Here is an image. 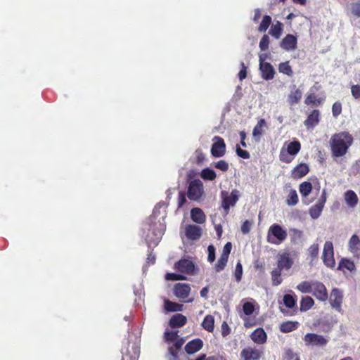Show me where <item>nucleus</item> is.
<instances>
[{
	"label": "nucleus",
	"instance_id": "nucleus-1",
	"mask_svg": "<svg viewBox=\"0 0 360 360\" xmlns=\"http://www.w3.org/2000/svg\"><path fill=\"white\" fill-rule=\"evenodd\" d=\"M353 143V137L348 132L343 131L333 135L330 140L331 152L334 157L345 155Z\"/></svg>",
	"mask_w": 360,
	"mask_h": 360
},
{
	"label": "nucleus",
	"instance_id": "nucleus-2",
	"mask_svg": "<svg viewBox=\"0 0 360 360\" xmlns=\"http://www.w3.org/2000/svg\"><path fill=\"white\" fill-rule=\"evenodd\" d=\"M141 331L139 327L128 333L127 352L122 360H139Z\"/></svg>",
	"mask_w": 360,
	"mask_h": 360
},
{
	"label": "nucleus",
	"instance_id": "nucleus-3",
	"mask_svg": "<svg viewBox=\"0 0 360 360\" xmlns=\"http://www.w3.org/2000/svg\"><path fill=\"white\" fill-rule=\"evenodd\" d=\"M300 150L301 144L298 141H286L280 150L279 160L284 163H290Z\"/></svg>",
	"mask_w": 360,
	"mask_h": 360
},
{
	"label": "nucleus",
	"instance_id": "nucleus-4",
	"mask_svg": "<svg viewBox=\"0 0 360 360\" xmlns=\"http://www.w3.org/2000/svg\"><path fill=\"white\" fill-rule=\"evenodd\" d=\"M287 231L278 224H273L267 231L266 240L274 245H280L286 240Z\"/></svg>",
	"mask_w": 360,
	"mask_h": 360
},
{
	"label": "nucleus",
	"instance_id": "nucleus-5",
	"mask_svg": "<svg viewBox=\"0 0 360 360\" xmlns=\"http://www.w3.org/2000/svg\"><path fill=\"white\" fill-rule=\"evenodd\" d=\"M240 197V192L237 189H233L230 193L227 191H222L221 192V207L227 214L230 207H233Z\"/></svg>",
	"mask_w": 360,
	"mask_h": 360
},
{
	"label": "nucleus",
	"instance_id": "nucleus-6",
	"mask_svg": "<svg viewBox=\"0 0 360 360\" xmlns=\"http://www.w3.org/2000/svg\"><path fill=\"white\" fill-rule=\"evenodd\" d=\"M322 259L323 264L328 268H333L335 266V261L334 258V249L333 245L331 241H326L324 243Z\"/></svg>",
	"mask_w": 360,
	"mask_h": 360
},
{
	"label": "nucleus",
	"instance_id": "nucleus-7",
	"mask_svg": "<svg viewBox=\"0 0 360 360\" xmlns=\"http://www.w3.org/2000/svg\"><path fill=\"white\" fill-rule=\"evenodd\" d=\"M203 184L199 179L192 181L188 186V197L191 200H198L203 194Z\"/></svg>",
	"mask_w": 360,
	"mask_h": 360
},
{
	"label": "nucleus",
	"instance_id": "nucleus-8",
	"mask_svg": "<svg viewBox=\"0 0 360 360\" xmlns=\"http://www.w3.org/2000/svg\"><path fill=\"white\" fill-rule=\"evenodd\" d=\"M303 340L307 346L323 347L328 343V339L316 333H307L303 338Z\"/></svg>",
	"mask_w": 360,
	"mask_h": 360
},
{
	"label": "nucleus",
	"instance_id": "nucleus-9",
	"mask_svg": "<svg viewBox=\"0 0 360 360\" xmlns=\"http://www.w3.org/2000/svg\"><path fill=\"white\" fill-rule=\"evenodd\" d=\"M174 269L183 274L195 275L196 268L193 262L189 259H183L174 264Z\"/></svg>",
	"mask_w": 360,
	"mask_h": 360
},
{
	"label": "nucleus",
	"instance_id": "nucleus-10",
	"mask_svg": "<svg viewBox=\"0 0 360 360\" xmlns=\"http://www.w3.org/2000/svg\"><path fill=\"white\" fill-rule=\"evenodd\" d=\"M191 290L190 285L187 283H178L173 288L174 295L181 300L188 298Z\"/></svg>",
	"mask_w": 360,
	"mask_h": 360
},
{
	"label": "nucleus",
	"instance_id": "nucleus-11",
	"mask_svg": "<svg viewBox=\"0 0 360 360\" xmlns=\"http://www.w3.org/2000/svg\"><path fill=\"white\" fill-rule=\"evenodd\" d=\"M326 201V193L323 190L321 198L309 210V215L313 219H316L321 215Z\"/></svg>",
	"mask_w": 360,
	"mask_h": 360
},
{
	"label": "nucleus",
	"instance_id": "nucleus-12",
	"mask_svg": "<svg viewBox=\"0 0 360 360\" xmlns=\"http://www.w3.org/2000/svg\"><path fill=\"white\" fill-rule=\"evenodd\" d=\"M214 143L212 146L211 153L214 157H222L225 154L226 145L222 138L214 136Z\"/></svg>",
	"mask_w": 360,
	"mask_h": 360
},
{
	"label": "nucleus",
	"instance_id": "nucleus-13",
	"mask_svg": "<svg viewBox=\"0 0 360 360\" xmlns=\"http://www.w3.org/2000/svg\"><path fill=\"white\" fill-rule=\"evenodd\" d=\"M311 293L321 301H326L328 299L326 288L319 281H313V291Z\"/></svg>",
	"mask_w": 360,
	"mask_h": 360
},
{
	"label": "nucleus",
	"instance_id": "nucleus-14",
	"mask_svg": "<svg viewBox=\"0 0 360 360\" xmlns=\"http://www.w3.org/2000/svg\"><path fill=\"white\" fill-rule=\"evenodd\" d=\"M297 39L295 36L288 34L281 42V47L286 51H294L297 48Z\"/></svg>",
	"mask_w": 360,
	"mask_h": 360
},
{
	"label": "nucleus",
	"instance_id": "nucleus-15",
	"mask_svg": "<svg viewBox=\"0 0 360 360\" xmlns=\"http://www.w3.org/2000/svg\"><path fill=\"white\" fill-rule=\"evenodd\" d=\"M342 302V292L337 289L334 288L330 293V303L331 306L338 311L341 310V304Z\"/></svg>",
	"mask_w": 360,
	"mask_h": 360
},
{
	"label": "nucleus",
	"instance_id": "nucleus-16",
	"mask_svg": "<svg viewBox=\"0 0 360 360\" xmlns=\"http://www.w3.org/2000/svg\"><path fill=\"white\" fill-rule=\"evenodd\" d=\"M293 264V260L290 255L287 252H283L278 255L277 266L280 269L289 270Z\"/></svg>",
	"mask_w": 360,
	"mask_h": 360
},
{
	"label": "nucleus",
	"instance_id": "nucleus-17",
	"mask_svg": "<svg viewBox=\"0 0 360 360\" xmlns=\"http://www.w3.org/2000/svg\"><path fill=\"white\" fill-rule=\"evenodd\" d=\"M240 355L243 360H258L262 352L256 348L248 347L242 350Z\"/></svg>",
	"mask_w": 360,
	"mask_h": 360
},
{
	"label": "nucleus",
	"instance_id": "nucleus-18",
	"mask_svg": "<svg viewBox=\"0 0 360 360\" xmlns=\"http://www.w3.org/2000/svg\"><path fill=\"white\" fill-rule=\"evenodd\" d=\"M349 250L354 257L360 258V239L355 234L349 240Z\"/></svg>",
	"mask_w": 360,
	"mask_h": 360
},
{
	"label": "nucleus",
	"instance_id": "nucleus-19",
	"mask_svg": "<svg viewBox=\"0 0 360 360\" xmlns=\"http://www.w3.org/2000/svg\"><path fill=\"white\" fill-rule=\"evenodd\" d=\"M259 70L262 73V77L265 80L272 79L274 77L275 70L269 63L259 64Z\"/></svg>",
	"mask_w": 360,
	"mask_h": 360
},
{
	"label": "nucleus",
	"instance_id": "nucleus-20",
	"mask_svg": "<svg viewBox=\"0 0 360 360\" xmlns=\"http://www.w3.org/2000/svg\"><path fill=\"white\" fill-rule=\"evenodd\" d=\"M203 346V342L199 338L194 339L188 342L185 346V351L192 354L198 352Z\"/></svg>",
	"mask_w": 360,
	"mask_h": 360
},
{
	"label": "nucleus",
	"instance_id": "nucleus-21",
	"mask_svg": "<svg viewBox=\"0 0 360 360\" xmlns=\"http://www.w3.org/2000/svg\"><path fill=\"white\" fill-rule=\"evenodd\" d=\"M266 127V121L264 119H261L254 127L252 131V137L256 143L260 142L261 136L264 133V128Z\"/></svg>",
	"mask_w": 360,
	"mask_h": 360
},
{
	"label": "nucleus",
	"instance_id": "nucleus-22",
	"mask_svg": "<svg viewBox=\"0 0 360 360\" xmlns=\"http://www.w3.org/2000/svg\"><path fill=\"white\" fill-rule=\"evenodd\" d=\"M183 304L174 302L166 298H164L163 311L165 313L181 311L183 310Z\"/></svg>",
	"mask_w": 360,
	"mask_h": 360
},
{
	"label": "nucleus",
	"instance_id": "nucleus-23",
	"mask_svg": "<svg viewBox=\"0 0 360 360\" xmlns=\"http://www.w3.org/2000/svg\"><path fill=\"white\" fill-rule=\"evenodd\" d=\"M186 236L188 239L198 240L201 236V229L195 225H188L185 229Z\"/></svg>",
	"mask_w": 360,
	"mask_h": 360
},
{
	"label": "nucleus",
	"instance_id": "nucleus-24",
	"mask_svg": "<svg viewBox=\"0 0 360 360\" xmlns=\"http://www.w3.org/2000/svg\"><path fill=\"white\" fill-rule=\"evenodd\" d=\"M187 321L186 317L181 314H176L172 316L169 324L171 328H180L184 326Z\"/></svg>",
	"mask_w": 360,
	"mask_h": 360
},
{
	"label": "nucleus",
	"instance_id": "nucleus-25",
	"mask_svg": "<svg viewBox=\"0 0 360 360\" xmlns=\"http://www.w3.org/2000/svg\"><path fill=\"white\" fill-rule=\"evenodd\" d=\"M250 338L257 344H264L266 341V334L261 328L255 330L250 335Z\"/></svg>",
	"mask_w": 360,
	"mask_h": 360
},
{
	"label": "nucleus",
	"instance_id": "nucleus-26",
	"mask_svg": "<svg viewBox=\"0 0 360 360\" xmlns=\"http://www.w3.org/2000/svg\"><path fill=\"white\" fill-rule=\"evenodd\" d=\"M302 96V92L301 90L296 88L295 86H293V89H292L288 95V101L290 105H293L295 104H297L300 103Z\"/></svg>",
	"mask_w": 360,
	"mask_h": 360
},
{
	"label": "nucleus",
	"instance_id": "nucleus-27",
	"mask_svg": "<svg viewBox=\"0 0 360 360\" xmlns=\"http://www.w3.org/2000/svg\"><path fill=\"white\" fill-rule=\"evenodd\" d=\"M309 172V167L307 164L301 163L295 167L292 171V176L295 179H300Z\"/></svg>",
	"mask_w": 360,
	"mask_h": 360
},
{
	"label": "nucleus",
	"instance_id": "nucleus-28",
	"mask_svg": "<svg viewBox=\"0 0 360 360\" xmlns=\"http://www.w3.org/2000/svg\"><path fill=\"white\" fill-rule=\"evenodd\" d=\"M191 217L192 220L197 224L204 223L206 219L203 211L198 207H195L191 210Z\"/></svg>",
	"mask_w": 360,
	"mask_h": 360
},
{
	"label": "nucleus",
	"instance_id": "nucleus-29",
	"mask_svg": "<svg viewBox=\"0 0 360 360\" xmlns=\"http://www.w3.org/2000/svg\"><path fill=\"white\" fill-rule=\"evenodd\" d=\"M201 326L203 328V329H205L207 332L212 333L214 331V316L212 315H207L204 318V319L201 323Z\"/></svg>",
	"mask_w": 360,
	"mask_h": 360
},
{
	"label": "nucleus",
	"instance_id": "nucleus-30",
	"mask_svg": "<svg viewBox=\"0 0 360 360\" xmlns=\"http://www.w3.org/2000/svg\"><path fill=\"white\" fill-rule=\"evenodd\" d=\"M345 200L347 205L350 207H354L358 202V197L352 191H347L345 193Z\"/></svg>",
	"mask_w": 360,
	"mask_h": 360
},
{
	"label": "nucleus",
	"instance_id": "nucleus-31",
	"mask_svg": "<svg viewBox=\"0 0 360 360\" xmlns=\"http://www.w3.org/2000/svg\"><path fill=\"white\" fill-rule=\"evenodd\" d=\"M319 110H314L307 117L304 122V124L307 127H314L319 121Z\"/></svg>",
	"mask_w": 360,
	"mask_h": 360
},
{
	"label": "nucleus",
	"instance_id": "nucleus-32",
	"mask_svg": "<svg viewBox=\"0 0 360 360\" xmlns=\"http://www.w3.org/2000/svg\"><path fill=\"white\" fill-rule=\"evenodd\" d=\"M283 32V24L277 21L275 24H273L269 30V34L276 39H278Z\"/></svg>",
	"mask_w": 360,
	"mask_h": 360
},
{
	"label": "nucleus",
	"instance_id": "nucleus-33",
	"mask_svg": "<svg viewBox=\"0 0 360 360\" xmlns=\"http://www.w3.org/2000/svg\"><path fill=\"white\" fill-rule=\"evenodd\" d=\"M296 288L302 293H311L313 291V281H302L297 285Z\"/></svg>",
	"mask_w": 360,
	"mask_h": 360
},
{
	"label": "nucleus",
	"instance_id": "nucleus-34",
	"mask_svg": "<svg viewBox=\"0 0 360 360\" xmlns=\"http://www.w3.org/2000/svg\"><path fill=\"white\" fill-rule=\"evenodd\" d=\"M298 323L297 321H286L281 324L280 330L283 333H289L297 328Z\"/></svg>",
	"mask_w": 360,
	"mask_h": 360
},
{
	"label": "nucleus",
	"instance_id": "nucleus-35",
	"mask_svg": "<svg viewBox=\"0 0 360 360\" xmlns=\"http://www.w3.org/2000/svg\"><path fill=\"white\" fill-rule=\"evenodd\" d=\"M314 300L309 296L304 297L302 299L300 302V311H306L311 309L314 305Z\"/></svg>",
	"mask_w": 360,
	"mask_h": 360
},
{
	"label": "nucleus",
	"instance_id": "nucleus-36",
	"mask_svg": "<svg viewBox=\"0 0 360 360\" xmlns=\"http://www.w3.org/2000/svg\"><path fill=\"white\" fill-rule=\"evenodd\" d=\"M281 271L282 269L277 266L271 271L272 284L274 285L277 286L282 283Z\"/></svg>",
	"mask_w": 360,
	"mask_h": 360
},
{
	"label": "nucleus",
	"instance_id": "nucleus-37",
	"mask_svg": "<svg viewBox=\"0 0 360 360\" xmlns=\"http://www.w3.org/2000/svg\"><path fill=\"white\" fill-rule=\"evenodd\" d=\"M298 202V195L297 191L294 189L290 190L286 198V204L288 206H295Z\"/></svg>",
	"mask_w": 360,
	"mask_h": 360
},
{
	"label": "nucleus",
	"instance_id": "nucleus-38",
	"mask_svg": "<svg viewBox=\"0 0 360 360\" xmlns=\"http://www.w3.org/2000/svg\"><path fill=\"white\" fill-rule=\"evenodd\" d=\"M312 185L310 182L304 181L300 185V192L303 197H307L311 192Z\"/></svg>",
	"mask_w": 360,
	"mask_h": 360
},
{
	"label": "nucleus",
	"instance_id": "nucleus-39",
	"mask_svg": "<svg viewBox=\"0 0 360 360\" xmlns=\"http://www.w3.org/2000/svg\"><path fill=\"white\" fill-rule=\"evenodd\" d=\"M200 176L204 180L212 181L216 178L217 175L214 170L205 168L201 171Z\"/></svg>",
	"mask_w": 360,
	"mask_h": 360
},
{
	"label": "nucleus",
	"instance_id": "nucleus-40",
	"mask_svg": "<svg viewBox=\"0 0 360 360\" xmlns=\"http://www.w3.org/2000/svg\"><path fill=\"white\" fill-rule=\"evenodd\" d=\"M271 23V18L269 15H265L263 17L262 22L258 27L259 32H265L269 28Z\"/></svg>",
	"mask_w": 360,
	"mask_h": 360
},
{
	"label": "nucleus",
	"instance_id": "nucleus-41",
	"mask_svg": "<svg viewBox=\"0 0 360 360\" xmlns=\"http://www.w3.org/2000/svg\"><path fill=\"white\" fill-rule=\"evenodd\" d=\"M319 251V246L318 243H313L307 250V254L313 261L317 258Z\"/></svg>",
	"mask_w": 360,
	"mask_h": 360
},
{
	"label": "nucleus",
	"instance_id": "nucleus-42",
	"mask_svg": "<svg viewBox=\"0 0 360 360\" xmlns=\"http://www.w3.org/2000/svg\"><path fill=\"white\" fill-rule=\"evenodd\" d=\"M340 269H346L350 271L355 269L354 263L349 259H342L339 264Z\"/></svg>",
	"mask_w": 360,
	"mask_h": 360
},
{
	"label": "nucleus",
	"instance_id": "nucleus-43",
	"mask_svg": "<svg viewBox=\"0 0 360 360\" xmlns=\"http://www.w3.org/2000/svg\"><path fill=\"white\" fill-rule=\"evenodd\" d=\"M296 302H297L296 297L291 295H285L283 296L284 304L288 308L291 309V308L294 307L296 304Z\"/></svg>",
	"mask_w": 360,
	"mask_h": 360
},
{
	"label": "nucleus",
	"instance_id": "nucleus-44",
	"mask_svg": "<svg viewBox=\"0 0 360 360\" xmlns=\"http://www.w3.org/2000/svg\"><path fill=\"white\" fill-rule=\"evenodd\" d=\"M278 70L280 72L288 76H291L292 75V70L288 62L281 63L279 65Z\"/></svg>",
	"mask_w": 360,
	"mask_h": 360
},
{
	"label": "nucleus",
	"instance_id": "nucleus-45",
	"mask_svg": "<svg viewBox=\"0 0 360 360\" xmlns=\"http://www.w3.org/2000/svg\"><path fill=\"white\" fill-rule=\"evenodd\" d=\"M304 102L307 105L312 104L317 105L322 102V100L320 98H317L314 94H310L307 96Z\"/></svg>",
	"mask_w": 360,
	"mask_h": 360
},
{
	"label": "nucleus",
	"instance_id": "nucleus-46",
	"mask_svg": "<svg viewBox=\"0 0 360 360\" xmlns=\"http://www.w3.org/2000/svg\"><path fill=\"white\" fill-rule=\"evenodd\" d=\"M227 262V257L220 255L219 259H218L217 264H215V270L217 272H219L221 270H223L226 266Z\"/></svg>",
	"mask_w": 360,
	"mask_h": 360
},
{
	"label": "nucleus",
	"instance_id": "nucleus-47",
	"mask_svg": "<svg viewBox=\"0 0 360 360\" xmlns=\"http://www.w3.org/2000/svg\"><path fill=\"white\" fill-rule=\"evenodd\" d=\"M255 310V306L252 302H245L243 306V311L247 316H250L253 314Z\"/></svg>",
	"mask_w": 360,
	"mask_h": 360
},
{
	"label": "nucleus",
	"instance_id": "nucleus-48",
	"mask_svg": "<svg viewBox=\"0 0 360 360\" xmlns=\"http://www.w3.org/2000/svg\"><path fill=\"white\" fill-rule=\"evenodd\" d=\"M166 280L171 281H183L186 280V278L182 274H175V273H167L165 275Z\"/></svg>",
	"mask_w": 360,
	"mask_h": 360
},
{
	"label": "nucleus",
	"instance_id": "nucleus-49",
	"mask_svg": "<svg viewBox=\"0 0 360 360\" xmlns=\"http://www.w3.org/2000/svg\"><path fill=\"white\" fill-rule=\"evenodd\" d=\"M351 94L353 98L357 101H360V85L352 84Z\"/></svg>",
	"mask_w": 360,
	"mask_h": 360
},
{
	"label": "nucleus",
	"instance_id": "nucleus-50",
	"mask_svg": "<svg viewBox=\"0 0 360 360\" xmlns=\"http://www.w3.org/2000/svg\"><path fill=\"white\" fill-rule=\"evenodd\" d=\"M269 45V37L268 35L264 34L259 41V48L261 51H266L268 49Z\"/></svg>",
	"mask_w": 360,
	"mask_h": 360
},
{
	"label": "nucleus",
	"instance_id": "nucleus-51",
	"mask_svg": "<svg viewBox=\"0 0 360 360\" xmlns=\"http://www.w3.org/2000/svg\"><path fill=\"white\" fill-rule=\"evenodd\" d=\"M178 337L177 332L175 331H168L165 333L164 338L165 341L167 342H173L176 340Z\"/></svg>",
	"mask_w": 360,
	"mask_h": 360
},
{
	"label": "nucleus",
	"instance_id": "nucleus-52",
	"mask_svg": "<svg viewBox=\"0 0 360 360\" xmlns=\"http://www.w3.org/2000/svg\"><path fill=\"white\" fill-rule=\"evenodd\" d=\"M208 256L207 260L212 263L215 259V248L212 245H210L207 248Z\"/></svg>",
	"mask_w": 360,
	"mask_h": 360
},
{
	"label": "nucleus",
	"instance_id": "nucleus-53",
	"mask_svg": "<svg viewBox=\"0 0 360 360\" xmlns=\"http://www.w3.org/2000/svg\"><path fill=\"white\" fill-rule=\"evenodd\" d=\"M243 274V266L240 262H238L235 269V277L236 281L238 282L241 280Z\"/></svg>",
	"mask_w": 360,
	"mask_h": 360
},
{
	"label": "nucleus",
	"instance_id": "nucleus-54",
	"mask_svg": "<svg viewBox=\"0 0 360 360\" xmlns=\"http://www.w3.org/2000/svg\"><path fill=\"white\" fill-rule=\"evenodd\" d=\"M332 112L334 117H338L342 112V105L340 103L336 102L333 105Z\"/></svg>",
	"mask_w": 360,
	"mask_h": 360
},
{
	"label": "nucleus",
	"instance_id": "nucleus-55",
	"mask_svg": "<svg viewBox=\"0 0 360 360\" xmlns=\"http://www.w3.org/2000/svg\"><path fill=\"white\" fill-rule=\"evenodd\" d=\"M214 167L217 168V169H219L223 172H226L229 169V165L228 163L225 161V160H219L218 161Z\"/></svg>",
	"mask_w": 360,
	"mask_h": 360
},
{
	"label": "nucleus",
	"instance_id": "nucleus-56",
	"mask_svg": "<svg viewBox=\"0 0 360 360\" xmlns=\"http://www.w3.org/2000/svg\"><path fill=\"white\" fill-rule=\"evenodd\" d=\"M252 225V221H250L248 220H246L245 221H244L241 226V231L243 232V233H244V234L248 233L251 229Z\"/></svg>",
	"mask_w": 360,
	"mask_h": 360
},
{
	"label": "nucleus",
	"instance_id": "nucleus-57",
	"mask_svg": "<svg viewBox=\"0 0 360 360\" xmlns=\"http://www.w3.org/2000/svg\"><path fill=\"white\" fill-rule=\"evenodd\" d=\"M236 153L237 155L244 159H248L250 158V154L247 150H244L240 148L238 145L236 146Z\"/></svg>",
	"mask_w": 360,
	"mask_h": 360
},
{
	"label": "nucleus",
	"instance_id": "nucleus-58",
	"mask_svg": "<svg viewBox=\"0 0 360 360\" xmlns=\"http://www.w3.org/2000/svg\"><path fill=\"white\" fill-rule=\"evenodd\" d=\"M231 248H232L231 243L230 242L226 243L225 244V245L224 246V248H223L221 255L229 258V255L231 252Z\"/></svg>",
	"mask_w": 360,
	"mask_h": 360
},
{
	"label": "nucleus",
	"instance_id": "nucleus-59",
	"mask_svg": "<svg viewBox=\"0 0 360 360\" xmlns=\"http://www.w3.org/2000/svg\"><path fill=\"white\" fill-rule=\"evenodd\" d=\"M352 13L354 15L360 17V1L352 4Z\"/></svg>",
	"mask_w": 360,
	"mask_h": 360
},
{
	"label": "nucleus",
	"instance_id": "nucleus-60",
	"mask_svg": "<svg viewBox=\"0 0 360 360\" xmlns=\"http://www.w3.org/2000/svg\"><path fill=\"white\" fill-rule=\"evenodd\" d=\"M241 70L238 73V78L240 80L244 79L247 76V68L243 62L240 63Z\"/></svg>",
	"mask_w": 360,
	"mask_h": 360
},
{
	"label": "nucleus",
	"instance_id": "nucleus-61",
	"mask_svg": "<svg viewBox=\"0 0 360 360\" xmlns=\"http://www.w3.org/2000/svg\"><path fill=\"white\" fill-rule=\"evenodd\" d=\"M231 329L226 321H224L221 324V335L226 337L230 333Z\"/></svg>",
	"mask_w": 360,
	"mask_h": 360
},
{
	"label": "nucleus",
	"instance_id": "nucleus-62",
	"mask_svg": "<svg viewBox=\"0 0 360 360\" xmlns=\"http://www.w3.org/2000/svg\"><path fill=\"white\" fill-rule=\"evenodd\" d=\"M169 353L171 355L173 360H175L177 357V354L180 349H176L175 345H172L169 347Z\"/></svg>",
	"mask_w": 360,
	"mask_h": 360
},
{
	"label": "nucleus",
	"instance_id": "nucleus-63",
	"mask_svg": "<svg viewBox=\"0 0 360 360\" xmlns=\"http://www.w3.org/2000/svg\"><path fill=\"white\" fill-rule=\"evenodd\" d=\"M174 341L175 342L173 345H175L176 349H181V348L182 347L183 345L185 342V340L184 338H176V340Z\"/></svg>",
	"mask_w": 360,
	"mask_h": 360
},
{
	"label": "nucleus",
	"instance_id": "nucleus-64",
	"mask_svg": "<svg viewBox=\"0 0 360 360\" xmlns=\"http://www.w3.org/2000/svg\"><path fill=\"white\" fill-rule=\"evenodd\" d=\"M156 261V257L154 254L150 253L148 255L146 262L148 264H155Z\"/></svg>",
	"mask_w": 360,
	"mask_h": 360
}]
</instances>
